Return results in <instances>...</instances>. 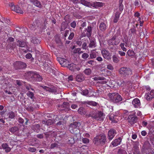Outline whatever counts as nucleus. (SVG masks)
I'll use <instances>...</instances> for the list:
<instances>
[{
    "mask_svg": "<svg viewBox=\"0 0 154 154\" xmlns=\"http://www.w3.org/2000/svg\"><path fill=\"white\" fill-rule=\"evenodd\" d=\"M88 117H91L93 119L99 121H103L105 117L101 111L97 110L91 112Z\"/></svg>",
    "mask_w": 154,
    "mask_h": 154,
    "instance_id": "nucleus-1",
    "label": "nucleus"
},
{
    "mask_svg": "<svg viewBox=\"0 0 154 154\" xmlns=\"http://www.w3.org/2000/svg\"><path fill=\"white\" fill-rule=\"evenodd\" d=\"M108 96L110 101L115 103H117L122 100L121 95L117 93H109Z\"/></svg>",
    "mask_w": 154,
    "mask_h": 154,
    "instance_id": "nucleus-2",
    "label": "nucleus"
},
{
    "mask_svg": "<svg viewBox=\"0 0 154 154\" xmlns=\"http://www.w3.org/2000/svg\"><path fill=\"white\" fill-rule=\"evenodd\" d=\"M119 74L123 76H127L131 75L132 74V70L129 68L126 67H122L119 71Z\"/></svg>",
    "mask_w": 154,
    "mask_h": 154,
    "instance_id": "nucleus-3",
    "label": "nucleus"
},
{
    "mask_svg": "<svg viewBox=\"0 0 154 154\" xmlns=\"http://www.w3.org/2000/svg\"><path fill=\"white\" fill-rule=\"evenodd\" d=\"M77 124L78 123L76 122H74L73 124H70L69 127V130L71 133L76 134H77L79 131V127L77 125Z\"/></svg>",
    "mask_w": 154,
    "mask_h": 154,
    "instance_id": "nucleus-4",
    "label": "nucleus"
},
{
    "mask_svg": "<svg viewBox=\"0 0 154 154\" xmlns=\"http://www.w3.org/2000/svg\"><path fill=\"white\" fill-rule=\"evenodd\" d=\"M120 42V39L115 35L112 38L108 41V43L109 45H118Z\"/></svg>",
    "mask_w": 154,
    "mask_h": 154,
    "instance_id": "nucleus-5",
    "label": "nucleus"
},
{
    "mask_svg": "<svg viewBox=\"0 0 154 154\" xmlns=\"http://www.w3.org/2000/svg\"><path fill=\"white\" fill-rule=\"evenodd\" d=\"M144 98L147 100H150L154 98V90H151L150 91L146 92Z\"/></svg>",
    "mask_w": 154,
    "mask_h": 154,
    "instance_id": "nucleus-6",
    "label": "nucleus"
},
{
    "mask_svg": "<svg viewBox=\"0 0 154 154\" xmlns=\"http://www.w3.org/2000/svg\"><path fill=\"white\" fill-rule=\"evenodd\" d=\"M74 3H81L83 5L88 7L91 6V3L85 0H72Z\"/></svg>",
    "mask_w": 154,
    "mask_h": 154,
    "instance_id": "nucleus-7",
    "label": "nucleus"
},
{
    "mask_svg": "<svg viewBox=\"0 0 154 154\" xmlns=\"http://www.w3.org/2000/svg\"><path fill=\"white\" fill-rule=\"evenodd\" d=\"M116 134V131L113 129H110L108 133V137L109 140H112Z\"/></svg>",
    "mask_w": 154,
    "mask_h": 154,
    "instance_id": "nucleus-8",
    "label": "nucleus"
},
{
    "mask_svg": "<svg viewBox=\"0 0 154 154\" xmlns=\"http://www.w3.org/2000/svg\"><path fill=\"white\" fill-rule=\"evenodd\" d=\"M137 117L134 115H129L128 118V121L131 125L134 124L137 121Z\"/></svg>",
    "mask_w": 154,
    "mask_h": 154,
    "instance_id": "nucleus-9",
    "label": "nucleus"
},
{
    "mask_svg": "<svg viewBox=\"0 0 154 154\" xmlns=\"http://www.w3.org/2000/svg\"><path fill=\"white\" fill-rule=\"evenodd\" d=\"M132 104L134 107L135 108H140L141 106V103L139 99L137 98L134 99L132 102Z\"/></svg>",
    "mask_w": 154,
    "mask_h": 154,
    "instance_id": "nucleus-10",
    "label": "nucleus"
},
{
    "mask_svg": "<svg viewBox=\"0 0 154 154\" xmlns=\"http://www.w3.org/2000/svg\"><path fill=\"white\" fill-rule=\"evenodd\" d=\"M66 67H67L69 70L72 71H74L76 70L78 71L80 70L79 68L76 67V65L72 63L69 64L68 63V65Z\"/></svg>",
    "mask_w": 154,
    "mask_h": 154,
    "instance_id": "nucleus-11",
    "label": "nucleus"
},
{
    "mask_svg": "<svg viewBox=\"0 0 154 154\" xmlns=\"http://www.w3.org/2000/svg\"><path fill=\"white\" fill-rule=\"evenodd\" d=\"M103 57L109 60L111 58V55L109 52L105 49H103L101 51Z\"/></svg>",
    "mask_w": 154,
    "mask_h": 154,
    "instance_id": "nucleus-12",
    "label": "nucleus"
},
{
    "mask_svg": "<svg viewBox=\"0 0 154 154\" xmlns=\"http://www.w3.org/2000/svg\"><path fill=\"white\" fill-rule=\"evenodd\" d=\"M58 60L60 64L64 67L68 65V63H69L68 60L63 58H59Z\"/></svg>",
    "mask_w": 154,
    "mask_h": 154,
    "instance_id": "nucleus-13",
    "label": "nucleus"
},
{
    "mask_svg": "<svg viewBox=\"0 0 154 154\" xmlns=\"http://www.w3.org/2000/svg\"><path fill=\"white\" fill-rule=\"evenodd\" d=\"M122 141V139L121 137L114 140L111 143V144L114 146H116L120 144Z\"/></svg>",
    "mask_w": 154,
    "mask_h": 154,
    "instance_id": "nucleus-14",
    "label": "nucleus"
},
{
    "mask_svg": "<svg viewBox=\"0 0 154 154\" xmlns=\"http://www.w3.org/2000/svg\"><path fill=\"white\" fill-rule=\"evenodd\" d=\"M91 5L89 7H93L95 8H96L97 7H101L104 5L103 3L99 2H96L93 3H91Z\"/></svg>",
    "mask_w": 154,
    "mask_h": 154,
    "instance_id": "nucleus-15",
    "label": "nucleus"
},
{
    "mask_svg": "<svg viewBox=\"0 0 154 154\" xmlns=\"http://www.w3.org/2000/svg\"><path fill=\"white\" fill-rule=\"evenodd\" d=\"M2 147L3 149H5L6 152H9L11 150V148L9 147L8 145L6 143H2Z\"/></svg>",
    "mask_w": 154,
    "mask_h": 154,
    "instance_id": "nucleus-16",
    "label": "nucleus"
},
{
    "mask_svg": "<svg viewBox=\"0 0 154 154\" xmlns=\"http://www.w3.org/2000/svg\"><path fill=\"white\" fill-rule=\"evenodd\" d=\"M85 32H86V35L88 37H90L92 32L91 27L90 26H88L86 29Z\"/></svg>",
    "mask_w": 154,
    "mask_h": 154,
    "instance_id": "nucleus-17",
    "label": "nucleus"
},
{
    "mask_svg": "<svg viewBox=\"0 0 154 154\" xmlns=\"http://www.w3.org/2000/svg\"><path fill=\"white\" fill-rule=\"evenodd\" d=\"M17 45L20 47H25L26 45V43L23 41L18 40L17 41Z\"/></svg>",
    "mask_w": 154,
    "mask_h": 154,
    "instance_id": "nucleus-18",
    "label": "nucleus"
},
{
    "mask_svg": "<svg viewBox=\"0 0 154 154\" xmlns=\"http://www.w3.org/2000/svg\"><path fill=\"white\" fill-rule=\"evenodd\" d=\"M76 80L78 82H81L84 80V77L82 74L77 75L75 77Z\"/></svg>",
    "mask_w": 154,
    "mask_h": 154,
    "instance_id": "nucleus-19",
    "label": "nucleus"
},
{
    "mask_svg": "<svg viewBox=\"0 0 154 154\" xmlns=\"http://www.w3.org/2000/svg\"><path fill=\"white\" fill-rule=\"evenodd\" d=\"M30 2L32 3L35 6L41 8L42 6L40 2L38 0H30Z\"/></svg>",
    "mask_w": 154,
    "mask_h": 154,
    "instance_id": "nucleus-20",
    "label": "nucleus"
},
{
    "mask_svg": "<svg viewBox=\"0 0 154 154\" xmlns=\"http://www.w3.org/2000/svg\"><path fill=\"white\" fill-rule=\"evenodd\" d=\"M99 138L98 139H100L101 143H104L106 141V137L104 134H102L99 135Z\"/></svg>",
    "mask_w": 154,
    "mask_h": 154,
    "instance_id": "nucleus-21",
    "label": "nucleus"
},
{
    "mask_svg": "<svg viewBox=\"0 0 154 154\" xmlns=\"http://www.w3.org/2000/svg\"><path fill=\"white\" fill-rule=\"evenodd\" d=\"M117 116L112 113L109 114L108 115V117L110 120L112 122H116V121L115 120Z\"/></svg>",
    "mask_w": 154,
    "mask_h": 154,
    "instance_id": "nucleus-22",
    "label": "nucleus"
},
{
    "mask_svg": "<svg viewBox=\"0 0 154 154\" xmlns=\"http://www.w3.org/2000/svg\"><path fill=\"white\" fill-rule=\"evenodd\" d=\"M99 138V135H97L95 137H94L93 140V142L95 144L97 145H99L101 143L100 139H98Z\"/></svg>",
    "mask_w": 154,
    "mask_h": 154,
    "instance_id": "nucleus-23",
    "label": "nucleus"
},
{
    "mask_svg": "<svg viewBox=\"0 0 154 154\" xmlns=\"http://www.w3.org/2000/svg\"><path fill=\"white\" fill-rule=\"evenodd\" d=\"M107 27L106 24L103 22H102L99 25V28L102 31H105Z\"/></svg>",
    "mask_w": 154,
    "mask_h": 154,
    "instance_id": "nucleus-24",
    "label": "nucleus"
},
{
    "mask_svg": "<svg viewBox=\"0 0 154 154\" xmlns=\"http://www.w3.org/2000/svg\"><path fill=\"white\" fill-rule=\"evenodd\" d=\"M120 14V13L119 12L116 13L113 20L114 23H116L118 21L119 18Z\"/></svg>",
    "mask_w": 154,
    "mask_h": 154,
    "instance_id": "nucleus-25",
    "label": "nucleus"
},
{
    "mask_svg": "<svg viewBox=\"0 0 154 154\" xmlns=\"http://www.w3.org/2000/svg\"><path fill=\"white\" fill-rule=\"evenodd\" d=\"M134 151L133 154H141L139 151V147L136 145H135L134 147Z\"/></svg>",
    "mask_w": 154,
    "mask_h": 154,
    "instance_id": "nucleus-26",
    "label": "nucleus"
},
{
    "mask_svg": "<svg viewBox=\"0 0 154 154\" xmlns=\"http://www.w3.org/2000/svg\"><path fill=\"white\" fill-rule=\"evenodd\" d=\"M19 130L17 126L12 127L9 129V131L12 133H14Z\"/></svg>",
    "mask_w": 154,
    "mask_h": 154,
    "instance_id": "nucleus-27",
    "label": "nucleus"
},
{
    "mask_svg": "<svg viewBox=\"0 0 154 154\" xmlns=\"http://www.w3.org/2000/svg\"><path fill=\"white\" fill-rule=\"evenodd\" d=\"M15 12L18 13H20L21 14H23V8L21 9L20 7L19 6L17 5L16 8Z\"/></svg>",
    "mask_w": 154,
    "mask_h": 154,
    "instance_id": "nucleus-28",
    "label": "nucleus"
},
{
    "mask_svg": "<svg viewBox=\"0 0 154 154\" xmlns=\"http://www.w3.org/2000/svg\"><path fill=\"white\" fill-rule=\"evenodd\" d=\"M8 117L9 119H13L15 117V114L13 112H10L8 114Z\"/></svg>",
    "mask_w": 154,
    "mask_h": 154,
    "instance_id": "nucleus-29",
    "label": "nucleus"
},
{
    "mask_svg": "<svg viewBox=\"0 0 154 154\" xmlns=\"http://www.w3.org/2000/svg\"><path fill=\"white\" fill-rule=\"evenodd\" d=\"M85 103L93 106H95L97 105V103L96 102L93 101H86L85 102Z\"/></svg>",
    "mask_w": 154,
    "mask_h": 154,
    "instance_id": "nucleus-30",
    "label": "nucleus"
},
{
    "mask_svg": "<svg viewBox=\"0 0 154 154\" xmlns=\"http://www.w3.org/2000/svg\"><path fill=\"white\" fill-rule=\"evenodd\" d=\"M31 42L35 44H38L40 43L39 40L35 37H33L32 38Z\"/></svg>",
    "mask_w": 154,
    "mask_h": 154,
    "instance_id": "nucleus-31",
    "label": "nucleus"
},
{
    "mask_svg": "<svg viewBox=\"0 0 154 154\" xmlns=\"http://www.w3.org/2000/svg\"><path fill=\"white\" fill-rule=\"evenodd\" d=\"M26 95L28 97L32 99L33 100V99L34 98V94L32 92H30V91H28L26 93Z\"/></svg>",
    "mask_w": 154,
    "mask_h": 154,
    "instance_id": "nucleus-32",
    "label": "nucleus"
},
{
    "mask_svg": "<svg viewBox=\"0 0 154 154\" xmlns=\"http://www.w3.org/2000/svg\"><path fill=\"white\" fill-rule=\"evenodd\" d=\"M95 42L93 40H91L89 45V47L90 48H94L96 47Z\"/></svg>",
    "mask_w": 154,
    "mask_h": 154,
    "instance_id": "nucleus-33",
    "label": "nucleus"
},
{
    "mask_svg": "<svg viewBox=\"0 0 154 154\" xmlns=\"http://www.w3.org/2000/svg\"><path fill=\"white\" fill-rule=\"evenodd\" d=\"M124 45H125V43H122L120 44L119 46L121 48V49L123 50L124 51H126L127 49L126 48L124 47Z\"/></svg>",
    "mask_w": 154,
    "mask_h": 154,
    "instance_id": "nucleus-34",
    "label": "nucleus"
},
{
    "mask_svg": "<svg viewBox=\"0 0 154 154\" xmlns=\"http://www.w3.org/2000/svg\"><path fill=\"white\" fill-rule=\"evenodd\" d=\"M122 41L123 43H125V46L127 47L128 46V37L127 36H125L124 37V39L122 40Z\"/></svg>",
    "mask_w": 154,
    "mask_h": 154,
    "instance_id": "nucleus-35",
    "label": "nucleus"
},
{
    "mask_svg": "<svg viewBox=\"0 0 154 154\" xmlns=\"http://www.w3.org/2000/svg\"><path fill=\"white\" fill-rule=\"evenodd\" d=\"M83 52L82 51H81V49L79 48H75L74 49L73 51V53L74 54H81Z\"/></svg>",
    "mask_w": 154,
    "mask_h": 154,
    "instance_id": "nucleus-36",
    "label": "nucleus"
},
{
    "mask_svg": "<svg viewBox=\"0 0 154 154\" xmlns=\"http://www.w3.org/2000/svg\"><path fill=\"white\" fill-rule=\"evenodd\" d=\"M97 80H103L101 82V83L102 84H106L107 83V81L104 80L105 79V78L103 77H98L96 78Z\"/></svg>",
    "mask_w": 154,
    "mask_h": 154,
    "instance_id": "nucleus-37",
    "label": "nucleus"
},
{
    "mask_svg": "<svg viewBox=\"0 0 154 154\" xmlns=\"http://www.w3.org/2000/svg\"><path fill=\"white\" fill-rule=\"evenodd\" d=\"M17 63L18 65H21L20 67V68L25 67L26 66V64L25 63L22 62H17Z\"/></svg>",
    "mask_w": 154,
    "mask_h": 154,
    "instance_id": "nucleus-38",
    "label": "nucleus"
},
{
    "mask_svg": "<svg viewBox=\"0 0 154 154\" xmlns=\"http://www.w3.org/2000/svg\"><path fill=\"white\" fill-rule=\"evenodd\" d=\"M67 27V25L66 23L64 22H63L61 26V31H63Z\"/></svg>",
    "mask_w": 154,
    "mask_h": 154,
    "instance_id": "nucleus-39",
    "label": "nucleus"
},
{
    "mask_svg": "<svg viewBox=\"0 0 154 154\" xmlns=\"http://www.w3.org/2000/svg\"><path fill=\"white\" fill-rule=\"evenodd\" d=\"M45 89L47 91H48L50 92H54L56 91V90L53 88H50L47 87H45Z\"/></svg>",
    "mask_w": 154,
    "mask_h": 154,
    "instance_id": "nucleus-40",
    "label": "nucleus"
},
{
    "mask_svg": "<svg viewBox=\"0 0 154 154\" xmlns=\"http://www.w3.org/2000/svg\"><path fill=\"white\" fill-rule=\"evenodd\" d=\"M84 72L85 74L88 75L91 74V70L90 69L88 68L85 69Z\"/></svg>",
    "mask_w": 154,
    "mask_h": 154,
    "instance_id": "nucleus-41",
    "label": "nucleus"
},
{
    "mask_svg": "<svg viewBox=\"0 0 154 154\" xmlns=\"http://www.w3.org/2000/svg\"><path fill=\"white\" fill-rule=\"evenodd\" d=\"M9 6L11 7V9L12 10L14 11L15 12L16 8V6H15L12 3H11L9 5Z\"/></svg>",
    "mask_w": 154,
    "mask_h": 154,
    "instance_id": "nucleus-42",
    "label": "nucleus"
},
{
    "mask_svg": "<svg viewBox=\"0 0 154 154\" xmlns=\"http://www.w3.org/2000/svg\"><path fill=\"white\" fill-rule=\"evenodd\" d=\"M127 54L129 56H131L134 55V53L133 51L129 50L127 52Z\"/></svg>",
    "mask_w": 154,
    "mask_h": 154,
    "instance_id": "nucleus-43",
    "label": "nucleus"
},
{
    "mask_svg": "<svg viewBox=\"0 0 154 154\" xmlns=\"http://www.w3.org/2000/svg\"><path fill=\"white\" fill-rule=\"evenodd\" d=\"M113 61L114 62L117 63L119 61L118 58L115 56H113L112 57Z\"/></svg>",
    "mask_w": 154,
    "mask_h": 154,
    "instance_id": "nucleus-44",
    "label": "nucleus"
},
{
    "mask_svg": "<svg viewBox=\"0 0 154 154\" xmlns=\"http://www.w3.org/2000/svg\"><path fill=\"white\" fill-rule=\"evenodd\" d=\"M119 10L120 11H122L123 9V5L122 4V2L120 1H119Z\"/></svg>",
    "mask_w": 154,
    "mask_h": 154,
    "instance_id": "nucleus-45",
    "label": "nucleus"
},
{
    "mask_svg": "<svg viewBox=\"0 0 154 154\" xmlns=\"http://www.w3.org/2000/svg\"><path fill=\"white\" fill-rule=\"evenodd\" d=\"M118 154H127L126 151L123 149H120L118 152Z\"/></svg>",
    "mask_w": 154,
    "mask_h": 154,
    "instance_id": "nucleus-46",
    "label": "nucleus"
},
{
    "mask_svg": "<svg viewBox=\"0 0 154 154\" xmlns=\"http://www.w3.org/2000/svg\"><path fill=\"white\" fill-rule=\"evenodd\" d=\"M19 4L20 5H21V6L23 7L24 5L26 4L25 0H20L19 2Z\"/></svg>",
    "mask_w": 154,
    "mask_h": 154,
    "instance_id": "nucleus-47",
    "label": "nucleus"
},
{
    "mask_svg": "<svg viewBox=\"0 0 154 154\" xmlns=\"http://www.w3.org/2000/svg\"><path fill=\"white\" fill-rule=\"evenodd\" d=\"M89 57V55L86 53H84L82 54V57L84 59L87 58Z\"/></svg>",
    "mask_w": 154,
    "mask_h": 154,
    "instance_id": "nucleus-48",
    "label": "nucleus"
},
{
    "mask_svg": "<svg viewBox=\"0 0 154 154\" xmlns=\"http://www.w3.org/2000/svg\"><path fill=\"white\" fill-rule=\"evenodd\" d=\"M82 142L84 143H87L89 142V140L87 138H83L82 140Z\"/></svg>",
    "mask_w": 154,
    "mask_h": 154,
    "instance_id": "nucleus-49",
    "label": "nucleus"
},
{
    "mask_svg": "<svg viewBox=\"0 0 154 154\" xmlns=\"http://www.w3.org/2000/svg\"><path fill=\"white\" fill-rule=\"evenodd\" d=\"M88 93V91L87 90H85L82 91V95L85 96L87 95Z\"/></svg>",
    "mask_w": 154,
    "mask_h": 154,
    "instance_id": "nucleus-50",
    "label": "nucleus"
},
{
    "mask_svg": "<svg viewBox=\"0 0 154 154\" xmlns=\"http://www.w3.org/2000/svg\"><path fill=\"white\" fill-rule=\"evenodd\" d=\"M57 143H53L51 144L50 148L51 149H53L55 147H57Z\"/></svg>",
    "mask_w": 154,
    "mask_h": 154,
    "instance_id": "nucleus-51",
    "label": "nucleus"
},
{
    "mask_svg": "<svg viewBox=\"0 0 154 154\" xmlns=\"http://www.w3.org/2000/svg\"><path fill=\"white\" fill-rule=\"evenodd\" d=\"M74 36V34L73 32H71L70 34L69 37H68V39L69 40H71L73 38Z\"/></svg>",
    "mask_w": 154,
    "mask_h": 154,
    "instance_id": "nucleus-52",
    "label": "nucleus"
},
{
    "mask_svg": "<svg viewBox=\"0 0 154 154\" xmlns=\"http://www.w3.org/2000/svg\"><path fill=\"white\" fill-rule=\"evenodd\" d=\"M107 68L108 69L111 70H113L114 69L113 66L111 64H109L107 65Z\"/></svg>",
    "mask_w": 154,
    "mask_h": 154,
    "instance_id": "nucleus-53",
    "label": "nucleus"
},
{
    "mask_svg": "<svg viewBox=\"0 0 154 154\" xmlns=\"http://www.w3.org/2000/svg\"><path fill=\"white\" fill-rule=\"evenodd\" d=\"M70 26L73 28H75L76 26V23L75 21H73L70 24Z\"/></svg>",
    "mask_w": 154,
    "mask_h": 154,
    "instance_id": "nucleus-54",
    "label": "nucleus"
},
{
    "mask_svg": "<svg viewBox=\"0 0 154 154\" xmlns=\"http://www.w3.org/2000/svg\"><path fill=\"white\" fill-rule=\"evenodd\" d=\"M118 53L121 56H125V52L122 51H118Z\"/></svg>",
    "mask_w": 154,
    "mask_h": 154,
    "instance_id": "nucleus-55",
    "label": "nucleus"
},
{
    "mask_svg": "<svg viewBox=\"0 0 154 154\" xmlns=\"http://www.w3.org/2000/svg\"><path fill=\"white\" fill-rule=\"evenodd\" d=\"M118 85L119 86H122L124 83V81L122 80H119L117 82Z\"/></svg>",
    "mask_w": 154,
    "mask_h": 154,
    "instance_id": "nucleus-56",
    "label": "nucleus"
},
{
    "mask_svg": "<svg viewBox=\"0 0 154 154\" xmlns=\"http://www.w3.org/2000/svg\"><path fill=\"white\" fill-rule=\"evenodd\" d=\"M35 76H36L38 77L37 79H36V80L38 81H41L42 79V78L41 76L39 75H34V77H35Z\"/></svg>",
    "mask_w": 154,
    "mask_h": 154,
    "instance_id": "nucleus-57",
    "label": "nucleus"
},
{
    "mask_svg": "<svg viewBox=\"0 0 154 154\" xmlns=\"http://www.w3.org/2000/svg\"><path fill=\"white\" fill-rule=\"evenodd\" d=\"M90 57L91 58L93 59L96 57V54L93 53H91L90 54Z\"/></svg>",
    "mask_w": 154,
    "mask_h": 154,
    "instance_id": "nucleus-58",
    "label": "nucleus"
},
{
    "mask_svg": "<svg viewBox=\"0 0 154 154\" xmlns=\"http://www.w3.org/2000/svg\"><path fill=\"white\" fill-rule=\"evenodd\" d=\"M29 150L31 152H34L36 151V149L35 147H30L29 148Z\"/></svg>",
    "mask_w": 154,
    "mask_h": 154,
    "instance_id": "nucleus-59",
    "label": "nucleus"
},
{
    "mask_svg": "<svg viewBox=\"0 0 154 154\" xmlns=\"http://www.w3.org/2000/svg\"><path fill=\"white\" fill-rule=\"evenodd\" d=\"M53 123V122L52 120L51 119H49L46 122V123L48 125H51Z\"/></svg>",
    "mask_w": 154,
    "mask_h": 154,
    "instance_id": "nucleus-60",
    "label": "nucleus"
},
{
    "mask_svg": "<svg viewBox=\"0 0 154 154\" xmlns=\"http://www.w3.org/2000/svg\"><path fill=\"white\" fill-rule=\"evenodd\" d=\"M78 112L80 114L82 115L84 114V113L83 111V108H80L78 110Z\"/></svg>",
    "mask_w": 154,
    "mask_h": 154,
    "instance_id": "nucleus-61",
    "label": "nucleus"
},
{
    "mask_svg": "<svg viewBox=\"0 0 154 154\" xmlns=\"http://www.w3.org/2000/svg\"><path fill=\"white\" fill-rule=\"evenodd\" d=\"M18 122L20 123L23 124L24 122V120L21 117H19L18 119Z\"/></svg>",
    "mask_w": 154,
    "mask_h": 154,
    "instance_id": "nucleus-62",
    "label": "nucleus"
},
{
    "mask_svg": "<svg viewBox=\"0 0 154 154\" xmlns=\"http://www.w3.org/2000/svg\"><path fill=\"white\" fill-rule=\"evenodd\" d=\"M32 57V54L30 53H28L26 55V57L27 59H30Z\"/></svg>",
    "mask_w": 154,
    "mask_h": 154,
    "instance_id": "nucleus-63",
    "label": "nucleus"
},
{
    "mask_svg": "<svg viewBox=\"0 0 154 154\" xmlns=\"http://www.w3.org/2000/svg\"><path fill=\"white\" fill-rule=\"evenodd\" d=\"M87 63L88 64H90L91 65H92L93 64H94V61H93V60H89V61H88L87 62Z\"/></svg>",
    "mask_w": 154,
    "mask_h": 154,
    "instance_id": "nucleus-64",
    "label": "nucleus"
}]
</instances>
